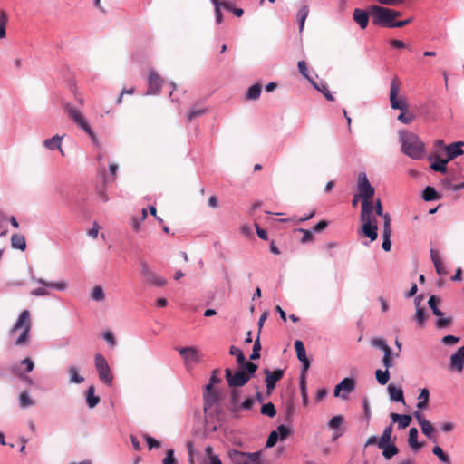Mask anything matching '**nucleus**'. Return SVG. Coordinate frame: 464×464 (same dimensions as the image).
I'll use <instances>...</instances> for the list:
<instances>
[{
  "instance_id": "3",
  "label": "nucleus",
  "mask_w": 464,
  "mask_h": 464,
  "mask_svg": "<svg viewBox=\"0 0 464 464\" xmlns=\"http://www.w3.org/2000/svg\"><path fill=\"white\" fill-rule=\"evenodd\" d=\"M32 328L31 314L29 310H24L20 314L10 333L14 334L18 330H22L21 334L16 339L14 344L22 346L27 343L30 337V331Z\"/></svg>"
},
{
  "instance_id": "11",
  "label": "nucleus",
  "mask_w": 464,
  "mask_h": 464,
  "mask_svg": "<svg viewBox=\"0 0 464 464\" xmlns=\"http://www.w3.org/2000/svg\"><path fill=\"white\" fill-rule=\"evenodd\" d=\"M66 111L69 115V117L80 127L82 128L86 133H88L91 137H93V132L85 121L83 115L81 111H79L77 109L67 105L66 106Z\"/></svg>"
},
{
  "instance_id": "33",
  "label": "nucleus",
  "mask_w": 464,
  "mask_h": 464,
  "mask_svg": "<svg viewBox=\"0 0 464 464\" xmlns=\"http://www.w3.org/2000/svg\"><path fill=\"white\" fill-rule=\"evenodd\" d=\"M229 353H230L231 355L236 356L237 362V363H238L240 366H243L244 364H246V363H247V362H248L246 360V357H245V355H244L243 352H242L239 348H237V347H236V346H234V345H232V346L230 347V349H229Z\"/></svg>"
},
{
  "instance_id": "27",
  "label": "nucleus",
  "mask_w": 464,
  "mask_h": 464,
  "mask_svg": "<svg viewBox=\"0 0 464 464\" xmlns=\"http://www.w3.org/2000/svg\"><path fill=\"white\" fill-rule=\"evenodd\" d=\"M388 392L391 399L394 401L404 402V396L402 389L397 388L392 384L388 386Z\"/></svg>"
},
{
  "instance_id": "45",
  "label": "nucleus",
  "mask_w": 464,
  "mask_h": 464,
  "mask_svg": "<svg viewBox=\"0 0 464 464\" xmlns=\"http://www.w3.org/2000/svg\"><path fill=\"white\" fill-rule=\"evenodd\" d=\"M261 413L263 415H266L268 417H275L276 414V410L275 405L272 402L266 403L261 408Z\"/></svg>"
},
{
  "instance_id": "50",
  "label": "nucleus",
  "mask_w": 464,
  "mask_h": 464,
  "mask_svg": "<svg viewBox=\"0 0 464 464\" xmlns=\"http://www.w3.org/2000/svg\"><path fill=\"white\" fill-rule=\"evenodd\" d=\"M343 422V417L342 415H336L333 417L329 422L328 427L333 430H337Z\"/></svg>"
},
{
  "instance_id": "53",
  "label": "nucleus",
  "mask_w": 464,
  "mask_h": 464,
  "mask_svg": "<svg viewBox=\"0 0 464 464\" xmlns=\"http://www.w3.org/2000/svg\"><path fill=\"white\" fill-rule=\"evenodd\" d=\"M414 119L415 116L412 113H408L405 111H401L398 116V120L404 124H410L413 121Z\"/></svg>"
},
{
  "instance_id": "39",
  "label": "nucleus",
  "mask_w": 464,
  "mask_h": 464,
  "mask_svg": "<svg viewBox=\"0 0 464 464\" xmlns=\"http://www.w3.org/2000/svg\"><path fill=\"white\" fill-rule=\"evenodd\" d=\"M439 303H440V299L435 295H431L428 302L429 306L432 310V313L436 316L441 317V316H443L444 314L438 308Z\"/></svg>"
},
{
  "instance_id": "56",
  "label": "nucleus",
  "mask_w": 464,
  "mask_h": 464,
  "mask_svg": "<svg viewBox=\"0 0 464 464\" xmlns=\"http://www.w3.org/2000/svg\"><path fill=\"white\" fill-rule=\"evenodd\" d=\"M279 440L278 438V432L277 431H275L273 430L269 436H268V439H267V441H266V447L267 448H271V447H274L277 440Z\"/></svg>"
},
{
  "instance_id": "31",
  "label": "nucleus",
  "mask_w": 464,
  "mask_h": 464,
  "mask_svg": "<svg viewBox=\"0 0 464 464\" xmlns=\"http://www.w3.org/2000/svg\"><path fill=\"white\" fill-rule=\"evenodd\" d=\"M300 391L302 395L303 405H308V394L306 390V373H301L300 376Z\"/></svg>"
},
{
  "instance_id": "1",
  "label": "nucleus",
  "mask_w": 464,
  "mask_h": 464,
  "mask_svg": "<svg viewBox=\"0 0 464 464\" xmlns=\"http://www.w3.org/2000/svg\"><path fill=\"white\" fill-rule=\"evenodd\" d=\"M401 151L413 160H420L423 157L425 144L412 132H406L401 135Z\"/></svg>"
},
{
  "instance_id": "32",
  "label": "nucleus",
  "mask_w": 464,
  "mask_h": 464,
  "mask_svg": "<svg viewBox=\"0 0 464 464\" xmlns=\"http://www.w3.org/2000/svg\"><path fill=\"white\" fill-rule=\"evenodd\" d=\"M392 433V425L386 427L382 432V437L378 441L379 448H384V445L389 444L391 441V437Z\"/></svg>"
},
{
  "instance_id": "21",
  "label": "nucleus",
  "mask_w": 464,
  "mask_h": 464,
  "mask_svg": "<svg viewBox=\"0 0 464 464\" xmlns=\"http://www.w3.org/2000/svg\"><path fill=\"white\" fill-rule=\"evenodd\" d=\"M353 18L362 29H365L367 27L369 23V14L366 11L360 8L354 9Z\"/></svg>"
},
{
  "instance_id": "14",
  "label": "nucleus",
  "mask_w": 464,
  "mask_h": 464,
  "mask_svg": "<svg viewBox=\"0 0 464 464\" xmlns=\"http://www.w3.org/2000/svg\"><path fill=\"white\" fill-rule=\"evenodd\" d=\"M179 353L181 355L186 363L195 362L200 361V353L198 348L194 346L181 347L178 349Z\"/></svg>"
},
{
  "instance_id": "5",
  "label": "nucleus",
  "mask_w": 464,
  "mask_h": 464,
  "mask_svg": "<svg viewBox=\"0 0 464 464\" xmlns=\"http://www.w3.org/2000/svg\"><path fill=\"white\" fill-rule=\"evenodd\" d=\"M360 218L362 223V234L369 237L371 241L376 240L378 237V227L377 219L373 214V210L361 211Z\"/></svg>"
},
{
  "instance_id": "18",
  "label": "nucleus",
  "mask_w": 464,
  "mask_h": 464,
  "mask_svg": "<svg viewBox=\"0 0 464 464\" xmlns=\"http://www.w3.org/2000/svg\"><path fill=\"white\" fill-rule=\"evenodd\" d=\"M149 88L147 91V94H157L160 92L162 79L161 77L155 72H150L148 78Z\"/></svg>"
},
{
  "instance_id": "35",
  "label": "nucleus",
  "mask_w": 464,
  "mask_h": 464,
  "mask_svg": "<svg viewBox=\"0 0 464 464\" xmlns=\"http://www.w3.org/2000/svg\"><path fill=\"white\" fill-rule=\"evenodd\" d=\"M36 282L45 287H52L57 290H64L67 287V284L65 282L52 283L43 278L36 279Z\"/></svg>"
},
{
  "instance_id": "64",
  "label": "nucleus",
  "mask_w": 464,
  "mask_h": 464,
  "mask_svg": "<svg viewBox=\"0 0 464 464\" xmlns=\"http://www.w3.org/2000/svg\"><path fill=\"white\" fill-rule=\"evenodd\" d=\"M103 338L104 340L111 346H115L116 344V340H115V337L113 335V334L110 331H107L104 333L103 334Z\"/></svg>"
},
{
  "instance_id": "29",
  "label": "nucleus",
  "mask_w": 464,
  "mask_h": 464,
  "mask_svg": "<svg viewBox=\"0 0 464 464\" xmlns=\"http://www.w3.org/2000/svg\"><path fill=\"white\" fill-rule=\"evenodd\" d=\"M422 198L425 200V201H432V200H437V199H440V196L439 195V193L436 191V189L432 187H426L422 192Z\"/></svg>"
},
{
  "instance_id": "13",
  "label": "nucleus",
  "mask_w": 464,
  "mask_h": 464,
  "mask_svg": "<svg viewBox=\"0 0 464 464\" xmlns=\"http://www.w3.org/2000/svg\"><path fill=\"white\" fill-rule=\"evenodd\" d=\"M264 373L266 374L267 393L270 394L276 388V382L283 378L284 370L277 369L274 372H270L268 369H265Z\"/></svg>"
},
{
  "instance_id": "49",
  "label": "nucleus",
  "mask_w": 464,
  "mask_h": 464,
  "mask_svg": "<svg viewBox=\"0 0 464 464\" xmlns=\"http://www.w3.org/2000/svg\"><path fill=\"white\" fill-rule=\"evenodd\" d=\"M260 350H261V343L259 339V334L257 335V338L255 340L252 354L250 355L251 360H257L260 358Z\"/></svg>"
},
{
  "instance_id": "23",
  "label": "nucleus",
  "mask_w": 464,
  "mask_h": 464,
  "mask_svg": "<svg viewBox=\"0 0 464 464\" xmlns=\"http://www.w3.org/2000/svg\"><path fill=\"white\" fill-rule=\"evenodd\" d=\"M390 417L391 419L392 420L393 422H397L398 423V428L399 429H405L407 428L411 422V416L408 415V414H398V413H391L390 414Z\"/></svg>"
},
{
  "instance_id": "36",
  "label": "nucleus",
  "mask_w": 464,
  "mask_h": 464,
  "mask_svg": "<svg viewBox=\"0 0 464 464\" xmlns=\"http://www.w3.org/2000/svg\"><path fill=\"white\" fill-rule=\"evenodd\" d=\"M309 8L306 5H303L297 14L298 20H299V32L302 33L304 27L305 19L308 15Z\"/></svg>"
},
{
  "instance_id": "43",
  "label": "nucleus",
  "mask_w": 464,
  "mask_h": 464,
  "mask_svg": "<svg viewBox=\"0 0 464 464\" xmlns=\"http://www.w3.org/2000/svg\"><path fill=\"white\" fill-rule=\"evenodd\" d=\"M434 455H436L440 461L445 464H450V457L444 453L442 449L440 446H435L432 450Z\"/></svg>"
},
{
  "instance_id": "24",
  "label": "nucleus",
  "mask_w": 464,
  "mask_h": 464,
  "mask_svg": "<svg viewBox=\"0 0 464 464\" xmlns=\"http://www.w3.org/2000/svg\"><path fill=\"white\" fill-rule=\"evenodd\" d=\"M418 438V430L416 428H411L409 431L408 443L412 450H419L423 447V443H420L417 440Z\"/></svg>"
},
{
  "instance_id": "55",
  "label": "nucleus",
  "mask_w": 464,
  "mask_h": 464,
  "mask_svg": "<svg viewBox=\"0 0 464 464\" xmlns=\"http://www.w3.org/2000/svg\"><path fill=\"white\" fill-rule=\"evenodd\" d=\"M391 236L392 232H383V242L382 245V247L384 251H390L392 247V242H391Z\"/></svg>"
},
{
  "instance_id": "48",
  "label": "nucleus",
  "mask_w": 464,
  "mask_h": 464,
  "mask_svg": "<svg viewBox=\"0 0 464 464\" xmlns=\"http://www.w3.org/2000/svg\"><path fill=\"white\" fill-rule=\"evenodd\" d=\"M91 297L94 301H102L105 297L103 289L99 285L93 287Z\"/></svg>"
},
{
  "instance_id": "12",
  "label": "nucleus",
  "mask_w": 464,
  "mask_h": 464,
  "mask_svg": "<svg viewBox=\"0 0 464 464\" xmlns=\"http://www.w3.org/2000/svg\"><path fill=\"white\" fill-rule=\"evenodd\" d=\"M355 389V381L352 378H344L339 384L334 388V396H341L342 399H345L347 394L351 393Z\"/></svg>"
},
{
  "instance_id": "19",
  "label": "nucleus",
  "mask_w": 464,
  "mask_h": 464,
  "mask_svg": "<svg viewBox=\"0 0 464 464\" xmlns=\"http://www.w3.org/2000/svg\"><path fill=\"white\" fill-rule=\"evenodd\" d=\"M204 410L207 411L208 408L216 404L219 400V392L215 387H211L210 390H207L205 387L204 392Z\"/></svg>"
},
{
  "instance_id": "60",
  "label": "nucleus",
  "mask_w": 464,
  "mask_h": 464,
  "mask_svg": "<svg viewBox=\"0 0 464 464\" xmlns=\"http://www.w3.org/2000/svg\"><path fill=\"white\" fill-rule=\"evenodd\" d=\"M297 65H298L299 72L302 73V75L304 77H305L310 82V80H312V79L308 75L306 63L304 61H299Z\"/></svg>"
},
{
  "instance_id": "2",
  "label": "nucleus",
  "mask_w": 464,
  "mask_h": 464,
  "mask_svg": "<svg viewBox=\"0 0 464 464\" xmlns=\"http://www.w3.org/2000/svg\"><path fill=\"white\" fill-rule=\"evenodd\" d=\"M241 367L235 373L229 368L225 370L226 380L230 387L244 386L257 370V365L254 362H247Z\"/></svg>"
},
{
  "instance_id": "9",
  "label": "nucleus",
  "mask_w": 464,
  "mask_h": 464,
  "mask_svg": "<svg viewBox=\"0 0 464 464\" xmlns=\"http://www.w3.org/2000/svg\"><path fill=\"white\" fill-rule=\"evenodd\" d=\"M229 458L234 464H260L259 451L253 453H244L236 450L229 451Z\"/></svg>"
},
{
  "instance_id": "8",
  "label": "nucleus",
  "mask_w": 464,
  "mask_h": 464,
  "mask_svg": "<svg viewBox=\"0 0 464 464\" xmlns=\"http://www.w3.org/2000/svg\"><path fill=\"white\" fill-rule=\"evenodd\" d=\"M401 89V82L397 77H394L391 82L390 89V102L392 109H398L401 111H406L408 110V103L406 98L400 97L398 98V94Z\"/></svg>"
},
{
  "instance_id": "28",
  "label": "nucleus",
  "mask_w": 464,
  "mask_h": 464,
  "mask_svg": "<svg viewBox=\"0 0 464 464\" xmlns=\"http://www.w3.org/2000/svg\"><path fill=\"white\" fill-rule=\"evenodd\" d=\"M95 388L94 386H90L86 392V402L90 408H94L99 402L100 398L94 395Z\"/></svg>"
},
{
  "instance_id": "41",
  "label": "nucleus",
  "mask_w": 464,
  "mask_h": 464,
  "mask_svg": "<svg viewBox=\"0 0 464 464\" xmlns=\"http://www.w3.org/2000/svg\"><path fill=\"white\" fill-rule=\"evenodd\" d=\"M380 449L382 450V455L386 459H392L398 453V449L395 445L386 444L384 445V448Z\"/></svg>"
},
{
  "instance_id": "37",
  "label": "nucleus",
  "mask_w": 464,
  "mask_h": 464,
  "mask_svg": "<svg viewBox=\"0 0 464 464\" xmlns=\"http://www.w3.org/2000/svg\"><path fill=\"white\" fill-rule=\"evenodd\" d=\"M262 86L259 83L252 85L247 92H246V98L248 100H256L259 98L261 93Z\"/></svg>"
},
{
  "instance_id": "10",
  "label": "nucleus",
  "mask_w": 464,
  "mask_h": 464,
  "mask_svg": "<svg viewBox=\"0 0 464 464\" xmlns=\"http://www.w3.org/2000/svg\"><path fill=\"white\" fill-rule=\"evenodd\" d=\"M95 368L100 380L105 384H111L113 376L105 357L101 353L95 355Z\"/></svg>"
},
{
  "instance_id": "25",
  "label": "nucleus",
  "mask_w": 464,
  "mask_h": 464,
  "mask_svg": "<svg viewBox=\"0 0 464 464\" xmlns=\"http://www.w3.org/2000/svg\"><path fill=\"white\" fill-rule=\"evenodd\" d=\"M11 245L14 248L24 251L26 248V241L24 236L18 233L14 234L11 237Z\"/></svg>"
},
{
  "instance_id": "59",
  "label": "nucleus",
  "mask_w": 464,
  "mask_h": 464,
  "mask_svg": "<svg viewBox=\"0 0 464 464\" xmlns=\"http://www.w3.org/2000/svg\"><path fill=\"white\" fill-rule=\"evenodd\" d=\"M163 464H176V459L174 458L173 450H168L166 452V457L163 459Z\"/></svg>"
},
{
  "instance_id": "51",
  "label": "nucleus",
  "mask_w": 464,
  "mask_h": 464,
  "mask_svg": "<svg viewBox=\"0 0 464 464\" xmlns=\"http://www.w3.org/2000/svg\"><path fill=\"white\" fill-rule=\"evenodd\" d=\"M382 362L383 366L385 367V369H387V370H389V368L393 366L392 350L386 351V353H384Z\"/></svg>"
},
{
  "instance_id": "52",
  "label": "nucleus",
  "mask_w": 464,
  "mask_h": 464,
  "mask_svg": "<svg viewBox=\"0 0 464 464\" xmlns=\"http://www.w3.org/2000/svg\"><path fill=\"white\" fill-rule=\"evenodd\" d=\"M206 111V109L193 107L188 113V121H192L197 117L202 116Z\"/></svg>"
},
{
  "instance_id": "30",
  "label": "nucleus",
  "mask_w": 464,
  "mask_h": 464,
  "mask_svg": "<svg viewBox=\"0 0 464 464\" xmlns=\"http://www.w3.org/2000/svg\"><path fill=\"white\" fill-rule=\"evenodd\" d=\"M310 82L312 83V85L317 90L319 91L320 92L323 93V95L325 97V99L327 101H330V102H334V97L333 96V94L330 92V91L328 90L327 86L325 84H318L316 82H314V80H310Z\"/></svg>"
},
{
  "instance_id": "42",
  "label": "nucleus",
  "mask_w": 464,
  "mask_h": 464,
  "mask_svg": "<svg viewBox=\"0 0 464 464\" xmlns=\"http://www.w3.org/2000/svg\"><path fill=\"white\" fill-rule=\"evenodd\" d=\"M19 405L21 408H26L34 405V401L32 400L26 392H24L19 396Z\"/></svg>"
},
{
  "instance_id": "7",
  "label": "nucleus",
  "mask_w": 464,
  "mask_h": 464,
  "mask_svg": "<svg viewBox=\"0 0 464 464\" xmlns=\"http://www.w3.org/2000/svg\"><path fill=\"white\" fill-rule=\"evenodd\" d=\"M140 276L145 284L157 287H162L167 284L166 279L156 275L146 261L140 260Z\"/></svg>"
},
{
  "instance_id": "26",
  "label": "nucleus",
  "mask_w": 464,
  "mask_h": 464,
  "mask_svg": "<svg viewBox=\"0 0 464 464\" xmlns=\"http://www.w3.org/2000/svg\"><path fill=\"white\" fill-rule=\"evenodd\" d=\"M61 141H62V137L59 135H54L53 138L45 140L44 142V145L45 148H47L51 150L59 149L62 155H63V151L61 148Z\"/></svg>"
},
{
  "instance_id": "62",
  "label": "nucleus",
  "mask_w": 464,
  "mask_h": 464,
  "mask_svg": "<svg viewBox=\"0 0 464 464\" xmlns=\"http://www.w3.org/2000/svg\"><path fill=\"white\" fill-rule=\"evenodd\" d=\"M459 341V337L453 336V335H447L442 338V343L445 345H453L457 343Z\"/></svg>"
},
{
  "instance_id": "40",
  "label": "nucleus",
  "mask_w": 464,
  "mask_h": 464,
  "mask_svg": "<svg viewBox=\"0 0 464 464\" xmlns=\"http://www.w3.org/2000/svg\"><path fill=\"white\" fill-rule=\"evenodd\" d=\"M375 376H376L377 382L381 385H385L390 379L389 370L385 369L384 371H382V370L379 369L375 372Z\"/></svg>"
},
{
  "instance_id": "16",
  "label": "nucleus",
  "mask_w": 464,
  "mask_h": 464,
  "mask_svg": "<svg viewBox=\"0 0 464 464\" xmlns=\"http://www.w3.org/2000/svg\"><path fill=\"white\" fill-rule=\"evenodd\" d=\"M295 349L296 356H297L298 360L303 364L302 373H306V372L308 371V369L310 367V361L308 360V358L306 356L305 348H304L303 342L300 340H296L295 342Z\"/></svg>"
},
{
  "instance_id": "57",
  "label": "nucleus",
  "mask_w": 464,
  "mask_h": 464,
  "mask_svg": "<svg viewBox=\"0 0 464 464\" xmlns=\"http://www.w3.org/2000/svg\"><path fill=\"white\" fill-rule=\"evenodd\" d=\"M276 431L278 432V438L282 440L286 439L290 434L289 428L285 425H280Z\"/></svg>"
},
{
  "instance_id": "15",
  "label": "nucleus",
  "mask_w": 464,
  "mask_h": 464,
  "mask_svg": "<svg viewBox=\"0 0 464 464\" xmlns=\"http://www.w3.org/2000/svg\"><path fill=\"white\" fill-rule=\"evenodd\" d=\"M464 368V346L459 347L455 353L450 356V369L457 372H461Z\"/></svg>"
},
{
  "instance_id": "34",
  "label": "nucleus",
  "mask_w": 464,
  "mask_h": 464,
  "mask_svg": "<svg viewBox=\"0 0 464 464\" xmlns=\"http://www.w3.org/2000/svg\"><path fill=\"white\" fill-rule=\"evenodd\" d=\"M429 398H430L429 391L427 389H422L418 397L419 402L417 403V408L419 410H423V409L427 408L428 403H429Z\"/></svg>"
},
{
  "instance_id": "61",
  "label": "nucleus",
  "mask_w": 464,
  "mask_h": 464,
  "mask_svg": "<svg viewBox=\"0 0 464 464\" xmlns=\"http://www.w3.org/2000/svg\"><path fill=\"white\" fill-rule=\"evenodd\" d=\"M147 443H148V446H149V449L151 450L153 448H160V441H158L157 440H155L154 438L149 436V435H145L144 436Z\"/></svg>"
},
{
  "instance_id": "46",
  "label": "nucleus",
  "mask_w": 464,
  "mask_h": 464,
  "mask_svg": "<svg viewBox=\"0 0 464 464\" xmlns=\"http://www.w3.org/2000/svg\"><path fill=\"white\" fill-rule=\"evenodd\" d=\"M371 344L373 347L380 348L383 351V353H386V351H391L392 349L390 346L386 343L385 340L382 338H374L371 340Z\"/></svg>"
},
{
  "instance_id": "63",
  "label": "nucleus",
  "mask_w": 464,
  "mask_h": 464,
  "mask_svg": "<svg viewBox=\"0 0 464 464\" xmlns=\"http://www.w3.org/2000/svg\"><path fill=\"white\" fill-rule=\"evenodd\" d=\"M21 364L22 365H25V372H30L34 370V362H33V360L31 358H25L24 359L22 362H21Z\"/></svg>"
},
{
  "instance_id": "38",
  "label": "nucleus",
  "mask_w": 464,
  "mask_h": 464,
  "mask_svg": "<svg viewBox=\"0 0 464 464\" xmlns=\"http://www.w3.org/2000/svg\"><path fill=\"white\" fill-rule=\"evenodd\" d=\"M68 374L70 376L71 382L82 383L84 382V378L78 373V370L75 366L69 367Z\"/></svg>"
},
{
  "instance_id": "20",
  "label": "nucleus",
  "mask_w": 464,
  "mask_h": 464,
  "mask_svg": "<svg viewBox=\"0 0 464 464\" xmlns=\"http://www.w3.org/2000/svg\"><path fill=\"white\" fill-rule=\"evenodd\" d=\"M436 160L430 165V169L433 171L446 173L447 172V163L449 162L447 159H440L439 153H434L429 156V160Z\"/></svg>"
},
{
  "instance_id": "6",
  "label": "nucleus",
  "mask_w": 464,
  "mask_h": 464,
  "mask_svg": "<svg viewBox=\"0 0 464 464\" xmlns=\"http://www.w3.org/2000/svg\"><path fill=\"white\" fill-rule=\"evenodd\" d=\"M371 10L373 15V24L392 28L391 24H394V20L392 9L381 5H372Z\"/></svg>"
},
{
  "instance_id": "17",
  "label": "nucleus",
  "mask_w": 464,
  "mask_h": 464,
  "mask_svg": "<svg viewBox=\"0 0 464 464\" xmlns=\"http://www.w3.org/2000/svg\"><path fill=\"white\" fill-rule=\"evenodd\" d=\"M464 142L463 141H456L448 146H444V150L446 152V159L448 161L452 160L457 156H460L464 153L463 150Z\"/></svg>"
},
{
  "instance_id": "47",
  "label": "nucleus",
  "mask_w": 464,
  "mask_h": 464,
  "mask_svg": "<svg viewBox=\"0 0 464 464\" xmlns=\"http://www.w3.org/2000/svg\"><path fill=\"white\" fill-rule=\"evenodd\" d=\"M420 427L423 434H425L429 439H433L435 430L430 421H422L421 426Z\"/></svg>"
},
{
  "instance_id": "58",
  "label": "nucleus",
  "mask_w": 464,
  "mask_h": 464,
  "mask_svg": "<svg viewBox=\"0 0 464 464\" xmlns=\"http://www.w3.org/2000/svg\"><path fill=\"white\" fill-rule=\"evenodd\" d=\"M415 318L420 326L423 325L426 320L425 309L422 307L416 309Z\"/></svg>"
},
{
  "instance_id": "22",
  "label": "nucleus",
  "mask_w": 464,
  "mask_h": 464,
  "mask_svg": "<svg viewBox=\"0 0 464 464\" xmlns=\"http://www.w3.org/2000/svg\"><path fill=\"white\" fill-rule=\"evenodd\" d=\"M430 258L434 264L437 274L440 276L446 275L447 274L446 267L443 265L442 260H441L437 250H435V249L430 250Z\"/></svg>"
},
{
  "instance_id": "44",
  "label": "nucleus",
  "mask_w": 464,
  "mask_h": 464,
  "mask_svg": "<svg viewBox=\"0 0 464 464\" xmlns=\"http://www.w3.org/2000/svg\"><path fill=\"white\" fill-rule=\"evenodd\" d=\"M8 21L7 14L5 11H0V39H3L5 37V26Z\"/></svg>"
},
{
  "instance_id": "54",
  "label": "nucleus",
  "mask_w": 464,
  "mask_h": 464,
  "mask_svg": "<svg viewBox=\"0 0 464 464\" xmlns=\"http://www.w3.org/2000/svg\"><path fill=\"white\" fill-rule=\"evenodd\" d=\"M219 370H214L212 372L211 377L209 379V382L206 385L207 390H210L211 387H214L216 383H219L221 379L218 377Z\"/></svg>"
},
{
  "instance_id": "4",
  "label": "nucleus",
  "mask_w": 464,
  "mask_h": 464,
  "mask_svg": "<svg viewBox=\"0 0 464 464\" xmlns=\"http://www.w3.org/2000/svg\"><path fill=\"white\" fill-rule=\"evenodd\" d=\"M358 195L362 198L361 211L373 210V196L375 189L370 184L365 173L358 175Z\"/></svg>"
}]
</instances>
